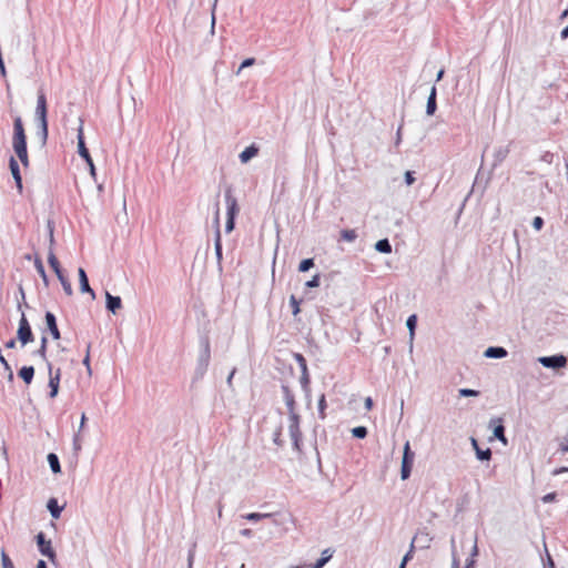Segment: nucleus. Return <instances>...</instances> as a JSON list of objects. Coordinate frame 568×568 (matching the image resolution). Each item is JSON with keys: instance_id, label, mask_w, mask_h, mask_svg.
<instances>
[{"instance_id": "63", "label": "nucleus", "mask_w": 568, "mask_h": 568, "mask_svg": "<svg viewBox=\"0 0 568 568\" xmlns=\"http://www.w3.org/2000/svg\"><path fill=\"white\" fill-rule=\"evenodd\" d=\"M16 346V341L14 339H10L7 344H6V347L7 348H13Z\"/></svg>"}, {"instance_id": "31", "label": "nucleus", "mask_w": 568, "mask_h": 568, "mask_svg": "<svg viewBox=\"0 0 568 568\" xmlns=\"http://www.w3.org/2000/svg\"><path fill=\"white\" fill-rule=\"evenodd\" d=\"M341 236L346 242H354L357 237V234L354 230H343L341 232Z\"/></svg>"}, {"instance_id": "48", "label": "nucleus", "mask_w": 568, "mask_h": 568, "mask_svg": "<svg viewBox=\"0 0 568 568\" xmlns=\"http://www.w3.org/2000/svg\"><path fill=\"white\" fill-rule=\"evenodd\" d=\"M45 349H47V337H42V339H41V347L38 351V353L43 358L45 357Z\"/></svg>"}, {"instance_id": "20", "label": "nucleus", "mask_w": 568, "mask_h": 568, "mask_svg": "<svg viewBox=\"0 0 568 568\" xmlns=\"http://www.w3.org/2000/svg\"><path fill=\"white\" fill-rule=\"evenodd\" d=\"M48 262H49L50 266L52 267V270L54 271L55 275L62 273V271L60 268L59 261L54 254L53 248H51V247H49V251H48Z\"/></svg>"}, {"instance_id": "29", "label": "nucleus", "mask_w": 568, "mask_h": 568, "mask_svg": "<svg viewBox=\"0 0 568 568\" xmlns=\"http://www.w3.org/2000/svg\"><path fill=\"white\" fill-rule=\"evenodd\" d=\"M78 153L83 160H89L90 153L85 146L84 139H79L78 142Z\"/></svg>"}, {"instance_id": "19", "label": "nucleus", "mask_w": 568, "mask_h": 568, "mask_svg": "<svg viewBox=\"0 0 568 568\" xmlns=\"http://www.w3.org/2000/svg\"><path fill=\"white\" fill-rule=\"evenodd\" d=\"M435 111H436V88L433 87L429 92L428 99H427L426 113L428 115H433L435 113Z\"/></svg>"}, {"instance_id": "6", "label": "nucleus", "mask_w": 568, "mask_h": 568, "mask_svg": "<svg viewBox=\"0 0 568 568\" xmlns=\"http://www.w3.org/2000/svg\"><path fill=\"white\" fill-rule=\"evenodd\" d=\"M538 362L546 368L559 369L567 366V357L559 354L538 357Z\"/></svg>"}, {"instance_id": "10", "label": "nucleus", "mask_w": 568, "mask_h": 568, "mask_svg": "<svg viewBox=\"0 0 568 568\" xmlns=\"http://www.w3.org/2000/svg\"><path fill=\"white\" fill-rule=\"evenodd\" d=\"M12 148L20 162L24 165H29V158L27 151V141H12Z\"/></svg>"}, {"instance_id": "60", "label": "nucleus", "mask_w": 568, "mask_h": 568, "mask_svg": "<svg viewBox=\"0 0 568 568\" xmlns=\"http://www.w3.org/2000/svg\"><path fill=\"white\" fill-rule=\"evenodd\" d=\"M73 449L74 452H80L82 449V444L80 442H73Z\"/></svg>"}, {"instance_id": "28", "label": "nucleus", "mask_w": 568, "mask_h": 568, "mask_svg": "<svg viewBox=\"0 0 568 568\" xmlns=\"http://www.w3.org/2000/svg\"><path fill=\"white\" fill-rule=\"evenodd\" d=\"M331 558H332V554L329 552L328 549H325L322 552L321 558L313 565L312 568H323Z\"/></svg>"}, {"instance_id": "46", "label": "nucleus", "mask_w": 568, "mask_h": 568, "mask_svg": "<svg viewBox=\"0 0 568 568\" xmlns=\"http://www.w3.org/2000/svg\"><path fill=\"white\" fill-rule=\"evenodd\" d=\"M559 446L562 453H568V434L561 438Z\"/></svg>"}, {"instance_id": "43", "label": "nucleus", "mask_w": 568, "mask_h": 568, "mask_svg": "<svg viewBox=\"0 0 568 568\" xmlns=\"http://www.w3.org/2000/svg\"><path fill=\"white\" fill-rule=\"evenodd\" d=\"M544 225V220L540 217V216H536L534 220H532V227L536 230V231H540L541 227Z\"/></svg>"}, {"instance_id": "56", "label": "nucleus", "mask_w": 568, "mask_h": 568, "mask_svg": "<svg viewBox=\"0 0 568 568\" xmlns=\"http://www.w3.org/2000/svg\"><path fill=\"white\" fill-rule=\"evenodd\" d=\"M85 420H87V416H85V414L83 413V414L81 415V419H80V424H79V428H78L79 433H81V432H82V429L84 428Z\"/></svg>"}, {"instance_id": "45", "label": "nucleus", "mask_w": 568, "mask_h": 568, "mask_svg": "<svg viewBox=\"0 0 568 568\" xmlns=\"http://www.w3.org/2000/svg\"><path fill=\"white\" fill-rule=\"evenodd\" d=\"M281 436H282L281 430H276V432L274 433V435H273V442H274V444H275V445H277V446H282V445H283V443H284Z\"/></svg>"}, {"instance_id": "5", "label": "nucleus", "mask_w": 568, "mask_h": 568, "mask_svg": "<svg viewBox=\"0 0 568 568\" xmlns=\"http://www.w3.org/2000/svg\"><path fill=\"white\" fill-rule=\"evenodd\" d=\"M211 358V351L210 345L207 342H204L202 345L201 353L199 355L197 359V366H196V375L199 377H202L205 372L207 371L209 364Z\"/></svg>"}, {"instance_id": "34", "label": "nucleus", "mask_w": 568, "mask_h": 568, "mask_svg": "<svg viewBox=\"0 0 568 568\" xmlns=\"http://www.w3.org/2000/svg\"><path fill=\"white\" fill-rule=\"evenodd\" d=\"M458 395L462 397H477L479 396V392L470 388H460Z\"/></svg>"}, {"instance_id": "22", "label": "nucleus", "mask_w": 568, "mask_h": 568, "mask_svg": "<svg viewBox=\"0 0 568 568\" xmlns=\"http://www.w3.org/2000/svg\"><path fill=\"white\" fill-rule=\"evenodd\" d=\"M34 375V368L32 366H23L19 371V376L26 382V384H30L32 382Z\"/></svg>"}, {"instance_id": "61", "label": "nucleus", "mask_w": 568, "mask_h": 568, "mask_svg": "<svg viewBox=\"0 0 568 568\" xmlns=\"http://www.w3.org/2000/svg\"><path fill=\"white\" fill-rule=\"evenodd\" d=\"M478 555L477 540H475L474 547L471 549V556L475 557Z\"/></svg>"}, {"instance_id": "41", "label": "nucleus", "mask_w": 568, "mask_h": 568, "mask_svg": "<svg viewBox=\"0 0 568 568\" xmlns=\"http://www.w3.org/2000/svg\"><path fill=\"white\" fill-rule=\"evenodd\" d=\"M306 287H317L320 286V275H314L310 281L305 283Z\"/></svg>"}, {"instance_id": "57", "label": "nucleus", "mask_w": 568, "mask_h": 568, "mask_svg": "<svg viewBox=\"0 0 568 568\" xmlns=\"http://www.w3.org/2000/svg\"><path fill=\"white\" fill-rule=\"evenodd\" d=\"M364 405H365V408H366L367 410L372 409V407H373V400H372V398H371V397H366V398H365V402H364Z\"/></svg>"}, {"instance_id": "18", "label": "nucleus", "mask_w": 568, "mask_h": 568, "mask_svg": "<svg viewBox=\"0 0 568 568\" xmlns=\"http://www.w3.org/2000/svg\"><path fill=\"white\" fill-rule=\"evenodd\" d=\"M10 171H11V174L17 183L18 189L21 191L22 180H21V175H20V170H19V165H18L17 161L13 158L10 159Z\"/></svg>"}, {"instance_id": "33", "label": "nucleus", "mask_w": 568, "mask_h": 568, "mask_svg": "<svg viewBox=\"0 0 568 568\" xmlns=\"http://www.w3.org/2000/svg\"><path fill=\"white\" fill-rule=\"evenodd\" d=\"M352 435L356 438H365L367 435V429L364 426H357L352 429Z\"/></svg>"}, {"instance_id": "62", "label": "nucleus", "mask_w": 568, "mask_h": 568, "mask_svg": "<svg viewBox=\"0 0 568 568\" xmlns=\"http://www.w3.org/2000/svg\"><path fill=\"white\" fill-rule=\"evenodd\" d=\"M241 535L244 537H251L252 531L250 529H243L241 530Z\"/></svg>"}, {"instance_id": "8", "label": "nucleus", "mask_w": 568, "mask_h": 568, "mask_svg": "<svg viewBox=\"0 0 568 568\" xmlns=\"http://www.w3.org/2000/svg\"><path fill=\"white\" fill-rule=\"evenodd\" d=\"M48 371H49V387H50V397L54 398L59 393V384L61 378V369L58 368L55 372H53L52 366L50 363H48Z\"/></svg>"}, {"instance_id": "7", "label": "nucleus", "mask_w": 568, "mask_h": 568, "mask_svg": "<svg viewBox=\"0 0 568 568\" xmlns=\"http://www.w3.org/2000/svg\"><path fill=\"white\" fill-rule=\"evenodd\" d=\"M17 335H18V339L20 341V343L22 345L28 344L33 338L30 325H29L28 320L23 312H22L21 318L19 321V328L17 332Z\"/></svg>"}, {"instance_id": "49", "label": "nucleus", "mask_w": 568, "mask_h": 568, "mask_svg": "<svg viewBox=\"0 0 568 568\" xmlns=\"http://www.w3.org/2000/svg\"><path fill=\"white\" fill-rule=\"evenodd\" d=\"M83 364H84V365H85V367H87L88 375H91V374H92V371H91V367H90V355H89V349L87 351L85 357H84V359H83Z\"/></svg>"}, {"instance_id": "24", "label": "nucleus", "mask_w": 568, "mask_h": 568, "mask_svg": "<svg viewBox=\"0 0 568 568\" xmlns=\"http://www.w3.org/2000/svg\"><path fill=\"white\" fill-rule=\"evenodd\" d=\"M505 428L498 419V425L494 427L493 435L495 438L499 439L504 445L507 444V439L505 437Z\"/></svg>"}, {"instance_id": "40", "label": "nucleus", "mask_w": 568, "mask_h": 568, "mask_svg": "<svg viewBox=\"0 0 568 568\" xmlns=\"http://www.w3.org/2000/svg\"><path fill=\"white\" fill-rule=\"evenodd\" d=\"M13 131L14 132H23V123L20 116H17L13 122Z\"/></svg>"}, {"instance_id": "42", "label": "nucleus", "mask_w": 568, "mask_h": 568, "mask_svg": "<svg viewBox=\"0 0 568 568\" xmlns=\"http://www.w3.org/2000/svg\"><path fill=\"white\" fill-rule=\"evenodd\" d=\"M325 407H326L325 396L322 395L318 400V410H320V415L322 418L325 417V414H324Z\"/></svg>"}, {"instance_id": "15", "label": "nucleus", "mask_w": 568, "mask_h": 568, "mask_svg": "<svg viewBox=\"0 0 568 568\" xmlns=\"http://www.w3.org/2000/svg\"><path fill=\"white\" fill-rule=\"evenodd\" d=\"M257 153L258 149L255 145L252 144L247 146L239 155L241 163L246 164L248 161L255 158Z\"/></svg>"}, {"instance_id": "52", "label": "nucleus", "mask_w": 568, "mask_h": 568, "mask_svg": "<svg viewBox=\"0 0 568 568\" xmlns=\"http://www.w3.org/2000/svg\"><path fill=\"white\" fill-rule=\"evenodd\" d=\"M12 141H26V133L23 132H13Z\"/></svg>"}, {"instance_id": "44", "label": "nucleus", "mask_w": 568, "mask_h": 568, "mask_svg": "<svg viewBox=\"0 0 568 568\" xmlns=\"http://www.w3.org/2000/svg\"><path fill=\"white\" fill-rule=\"evenodd\" d=\"M414 541H412L408 552L403 557L402 562L407 564L413 558Z\"/></svg>"}, {"instance_id": "37", "label": "nucleus", "mask_w": 568, "mask_h": 568, "mask_svg": "<svg viewBox=\"0 0 568 568\" xmlns=\"http://www.w3.org/2000/svg\"><path fill=\"white\" fill-rule=\"evenodd\" d=\"M0 363L3 365L4 371L8 372V381L11 382L13 379V373H12V369H11L9 363L2 355H0Z\"/></svg>"}, {"instance_id": "21", "label": "nucleus", "mask_w": 568, "mask_h": 568, "mask_svg": "<svg viewBox=\"0 0 568 568\" xmlns=\"http://www.w3.org/2000/svg\"><path fill=\"white\" fill-rule=\"evenodd\" d=\"M47 508L50 511L51 516L58 519L61 515L62 507H59L57 499L51 498L47 504Z\"/></svg>"}, {"instance_id": "59", "label": "nucleus", "mask_w": 568, "mask_h": 568, "mask_svg": "<svg viewBox=\"0 0 568 568\" xmlns=\"http://www.w3.org/2000/svg\"><path fill=\"white\" fill-rule=\"evenodd\" d=\"M560 38H561L562 40H566V39L568 38V26H567V27H565V28L561 30V32H560Z\"/></svg>"}, {"instance_id": "50", "label": "nucleus", "mask_w": 568, "mask_h": 568, "mask_svg": "<svg viewBox=\"0 0 568 568\" xmlns=\"http://www.w3.org/2000/svg\"><path fill=\"white\" fill-rule=\"evenodd\" d=\"M78 123H79V125H78V140L79 139H84V136H83V120L79 118L78 119Z\"/></svg>"}, {"instance_id": "17", "label": "nucleus", "mask_w": 568, "mask_h": 568, "mask_svg": "<svg viewBox=\"0 0 568 568\" xmlns=\"http://www.w3.org/2000/svg\"><path fill=\"white\" fill-rule=\"evenodd\" d=\"M471 442V446L473 448L475 449L476 452V456L479 460H489L490 457H491V450L489 448L483 450L481 448H479L478 446V443L475 438H471L470 439Z\"/></svg>"}, {"instance_id": "39", "label": "nucleus", "mask_w": 568, "mask_h": 568, "mask_svg": "<svg viewBox=\"0 0 568 568\" xmlns=\"http://www.w3.org/2000/svg\"><path fill=\"white\" fill-rule=\"evenodd\" d=\"M290 304H291L292 310H293V315H297L301 310H300V304H298V302H297V300L295 298L294 295H292L290 297Z\"/></svg>"}, {"instance_id": "13", "label": "nucleus", "mask_w": 568, "mask_h": 568, "mask_svg": "<svg viewBox=\"0 0 568 568\" xmlns=\"http://www.w3.org/2000/svg\"><path fill=\"white\" fill-rule=\"evenodd\" d=\"M105 301H106V308L113 313L116 314V312L122 307V302L119 296H113L109 292H105Z\"/></svg>"}, {"instance_id": "27", "label": "nucleus", "mask_w": 568, "mask_h": 568, "mask_svg": "<svg viewBox=\"0 0 568 568\" xmlns=\"http://www.w3.org/2000/svg\"><path fill=\"white\" fill-rule=\"evenodd\" d=\"M57 277L60 281L65 294L68 296H71L73 294V290H72L70 282L67 280V277L63 275V273L57 274Z\"/></svg>"}, {"instance_id": "23", "label": "nucleus", "mask_w": 568, "mask_h": 568, "mask_svg": "<svg viewBox=\"0 0 568 568\" xmlns=\"http://www.w3.org/2000/svg\"><path fill=\"white\" fill-rule=\"evenodd\" d=\"M375 250L381 253L389 254L392 252V245L387 239H383L376 242Z\"/></svg>"}, {"instance_id": "12", "label": "nucleus", "mask_w": 568, "mask_h": 568, "mask_svg": "<svg viewBox=\"0 0 568 568\" xmlns=\"http://www.w3.org/2000/svg\"><path fill=\"white\" fill-rule=\"evenodd\" d=\"M78 275H79V283H80V291L82 293H89L91 295V298L94 300L95 298V293L94 291L90 287V284H89V281H88V276H87V273L83 268H79L78 270Z\"/></svg>"}, {"instance_id": "26", "label": "nucleus", "mask_w": 568, "mask_h": 568, "mask_svg": "<svg viewBox=\"0 0 568 568\" xmlns=\"http://www.w3.org/2000/svg\"><path fill=\"white\" fill-rule=\"evenodd\" d=\"M34 266H36L38 273L40 274V276H41V278L43 281V284L45 286H48L49 285V280H48V276L45 274V271H44V267H43V264H42V261H41L40 257H36Z\"/></svg>"}, {"instance_id": "36", "label": "nucleus", "mask_w": 568, "mask_h": 568, "mask_svg": "<svg viewBox=\"0 0 568 568\" xmlns=\"http://www.w3.org/2000/svg\"><path fill=\"white\" fill-rule=\"evenodd\" d=\"M1 564L2 568H14L13 562L3 550L1 551Z\"/></svg>"}, {"instance_id": "30", "label": "nucleus", "mask_w": 568, "mask_h": 568, "mask_svg": "<svg viewBox=\"0 0 568 568\" xmlns=\"http://www.w3.org/2000/svg\"><path fill=\"white\" fill-rule=\"evenodd\" d=\"M271 514H261V513H250L244 516L245 519L250 521H258L264 518L271 517Z\"/></svg>"}, {"instance_id": "11", "label": "nucleus", "mask_w": 568, "mask_h": 568, "mask_svg": "<svg viewBox=\"0 0 568 568\" xmlns=\"http://www.w3.org/2000/svg\"><path fill=\"white\" fill-rule=\"evenodd\" d=\"M214 224L216 227L214 248H215L216 258L220 262L222 260V245H221V233H220V209H219V206H216V210H215Z\"/></svg>"}, {"instance_id": "47", "label": "nucleus", "mask_w": 568, "mask_h": 568, "mask_svg": "<svg viewBox=\"0 0 568 568\" xmlns=\"http://www.w3.org/2000/svg\"><path fill=\"white\" fill-rule=\"evenodd\" d=\"M404 178L407 185H412L415 182V178L410 171H406Z\"/></svg>"}, {"instance_id": "4", "label": "nucleus", "mask_w": 568, "mask_h": 568, "mask_svg": "<svg viewBox=\"0 0 568 568\" xmlns=\"http://www.w3.org/2000/svg\"><path fill=\"white\" fill-rule=\"evenodd\" d=\"M415 454L410 450L409 442H406L403 449V458H402V467H400V478L406 480L412 471V466L414 463Z\"/></svg>"}, {"instance_id": "1", "label": "nucleus", "mask_w": 568, "mask_h": 568, "mask_svg": "<svg viewBox=\"0 0 568 568\" xmlns=\"http://www.w3.org/2000/svg\"><path fill=\"white\" fill-rule=\"evenodd\" d=\"M284 392V400L288 409V423H287V432L290 438L293 443V447L296 450H300V440H301V432H300V416L295 412V400L294 396L291 394L287 387H283Z\"/></svg>"}, {"instance_id": "9", "label": "nucleus", "mask_w": 568, "mask_h": 568, "mask_svg": "<svg viewBox=\"0 0 568 568\" xmlns=\"http://www.w3.org/2000/svg\"><path fill=\"white\" fill-rule=\"evenodd\" d=\"M37 544L39 547L40 552L48 557L51 561H54L55 559V551L52 548L51 541L44 539V535L42 532H39L37 535Z\"/></svg>"}, {"instance_id": "3", "label": "nucleus", "mask_w": 568, "mask_h": 568, "mask_svg": "<svg viewBox=\"0 0 568 568\" xmlns=\"http://www.w3.org/2000/svg\"><path fill=\"white\" fill-rule=\"evenodd\" d=\"M225 203H226V210H227V212H226L227 220L225 223V232L231 233L234 230V225H235L234 220L239 212V205H237L236 199L229 193H226V195H225Z\"/></svg>"}, {"instance_id": "58", "label": "nucleus", "mask_w": 568, "mask_h": 568, "mask_svg": "<svg viewBox=\"0 0 568 568\" xmlns=\"http://www.w3.org/2000/svg\"><path fill=\"white\" fill-rule=\"evenodd\" d=\"M193 558H194V551L191 550L189 552V557H187V567L191 568L192 567V564H193Z\"/></svg>"}, {"instance_id": "2", "label": "nucleus", "mask_w": 568, "mask_h": 568, "mask_svg": "<svg viewBox=\"0 0 568 568\" xmlns=\"http://www.w3.org/2000/svg\"><path fill=\"white\" fill-rule=\"evenodd\" d=\"M36 120L38 122L39 134L42 141L45 142L48 139V120H47V99L43 92L38 93L37 106H36Z\"/></svg>"}, {"instance_id": "51", "label": "nucleus", "mask_w": 568, "mask_h": 568, "mask_svg": "<svg viewBox=\"0 0 568 568\" xmlns=\"http://www.w3.org/2000/svg\"><path fill=\"white\" fill-rule=\"evenodd\" d=\"M254 61H255V60H254L253 58L245 59V60L241 63L240 69H239V72H240L242 69H244V68H247V67L252 65V64L254 63Z\"/></svg>"}, {"instance_id": "53", "label": "nucleus", "mask_w": 568, "mask_h": 568, "mask_svg": "<svg viewBox=\"0 0 568 568\" xmlns=\"http://www.w3.org/2000/svg\"><path fill=\"white\" fill-rule=\"evenodd\" d=\"M53 245H54L53 227L49 224V247L53 248Z\"/></svg>"}, {"instance_id": "55", "label": "nucleus", "mask_w": 568, "mask_h": 568, "mask_svg": "<svg viewBox=\"0 0 568 568\" xmlns=\"http://www.w3.org/2000/svg\"><path fill=\"white\" fill-rule=\"evenodd\" d=\"M452 568H459V561L455 551H453L452 556Z\"/></svg>"}, {"instance_id": "25", "label": "nucleus", "mask_w": 568, "mask_h": 568, "mask_svg": "<svg viewBox=\"0 0 568 568\" xmlns=\"http://www.w3.org/2000/svg\"><path fill=\"white\" fill-rule=\"evenodd\" d=\"M48 463L50 465V468L51 470L54 473V474H58L61 471V468H60V463H59V458L55 454L53 453H50L48 455Z\"/></svg>"}, {"instance_id": "16", "label": "nucleus", "mask_w": 568, "mask_h": 568, "mask_svg": "<svg viewBox=\"0 0 568 568\" xmlns=\"http://www.w3.org/2000/svg\"><path fill=\"white\" fill-rule=\"evenodd\" d=\"M484 355L488 358H504L507 356V351L504 347L490 346L485 351Z\"/></svg>"}, {"instance_id": "38", "label": "nucleus", "mask_w": 568, "mask_h": 568, "mask_svg": "<svg viewBox=\"0 0 568 568\" xmlns=\"http://www.w3.org/2000/svg\"><path fill=\"white\" fill-rule=\"evenodd\" d=\"M89 166V172H90V175L93 180L97 179V171H95V165L93 163V160L91 156H89V160H84Z\"/></svg>"}, {"instance_id": "54", "label": "nucleus", "mask_w": 568, "mask_h": 568, "mask_svg": "<svg viewBox=\"0 0 568 568\" xmlns=\"http://www.w3.org/2000/svg\"><path fill=\"white\" fill-rule=\"evenodd\" d=\"M555 498H556V494L555 493H550V494H547V495H545L542 497V501L546 503V504L547 503H551V501L555 500Z\"/></svg>"}, {"instance_id": "64", "label": "nucleus", "mask_w": 568, "mask_h": 568, "mask_svg": "<svg viewBox=\"0 0 568 568\" xmlns=\"http://www.w3.org/2000/svg\"><path fill=\"white\" fill-rule=\"evenodd\" d=\"M37 568H47V564L43 560H39L37 564Z\"/></svg>"}, {"instance_id": "35", "label": "nucleus", "mask_w": 568, "mask_h": 568, "mask_svg": "<svg viewBox=\"0 0 568 568\" xmlns=\"http://www.w3.org/2000/svg\"><path fill=\"white\" fill-rule=\"evenodd\" d=\"M406 326H407V328L409 331L410 338H413L414 337L415 327H416V315H410L407 318Z\"/></svg>"}, {"instance_id": "14", "label": "nucleus", "mask_w": 568, "mask_h": 568, "mask_svg": "<svg viewBox=\"0 0 568 568\" xmlns=\"http://www.w3.org/2000/svg\"><path fill=\"white\" fill-rule=\"evenodd\" d=\"M45 323L48 326V329L50 331L52 337L54 339L60 338V332L57 325L55 316L51 312H47L45 314Z\"/></svg>"}, {"instance_id": "32", "label": "nucleus", "mask_w": 568, "mask_h": 568, "mask_svg": "<svg viewBox=\"0 0 568 568\" xmlns=\"http://www.w3.org/2000/svg\"><path fill=\"white\" fill-rule=\"evenodd\" d=\"M314 266V261L313 258H305L303 260L300 265H298V271L300 272H307L310 268H312Z\"/></svg>"}]
</instances>
